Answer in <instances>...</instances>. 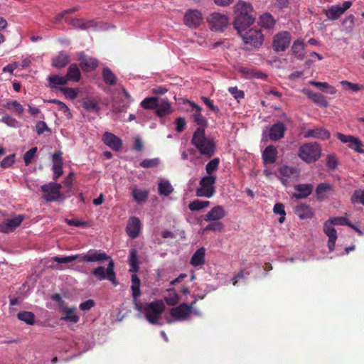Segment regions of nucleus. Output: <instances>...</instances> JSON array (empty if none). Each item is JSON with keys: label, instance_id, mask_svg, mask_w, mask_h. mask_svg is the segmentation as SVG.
Listing matches in <instances>:
<instances>
[{"label": "nucleus", "instance_id": "f257e3e1", "mask_svg": "<svg viewBox=\"0 0 364 364\" xmlns=\"http://www.w3.org/2000/svg\"><path fill=\"white\" fill-rule=\"evenodd\" d=\"M191 144L201 155L207 158H210L215 154L216 145L212 139L205 136V129H196L193 134Z\"/></svg>", "mask_w": 364, "mask_h": 364}, {"label": "nucleus", "instance_id": "f03ea898", "mask_svg": "<svg viewBox=\"0 0 364 364\" xmlns=\"http://www.w3.org/2000/svg\"><path fill=\"white\" fill-rule=\"evenodd\" d=\"M321 154V148L317 143H306L299 149L298 156L306 163L316 161Z\"/></svg>", "mask_w": 364, "mask_h": 364}, {"label": "nucleus", "instance_id": "7ed1b4c3", "mask_svg": "<svg viewBox=\"0 0 364 364\" xmlns=\"http://www.w3.org/2000/svg\"><path fill=\"white\" fill-rule=\"evenodd\" d=\"M164 309L165 305L162 300H156L146 304L144 306L146 318L151 324H155L158 322Z\"/></svg>", "mask_w": 364, "mask_h": 364}, {"label": "nucleus", "instance_id": "20e7f679", "mask_svg": "<svg viewBox=\"0 0 364 364\" xmlns=\"http://www.w3.org/2000/svg\"><path fill=\"white\" fill-rule=\"evenodd\" d=\"M217 177L215 176L208 175L203 177L200 181V187L196 189V193L198 197L210 198L215 192L214 184Z\"/></svg>", "mask_w": 364, "mask_h": 364}, {"label": "nucleus", "instance_id": "39448f33", "mask_svg": "<svg viewBox=\"0 0 364 364\" xmlns=\"http://www.w3.org/2000/svg\"><path fill=\"white\" fill-rule=\"evenodd\" d=\"M114 269V261L110 259L107 268L103 266L97 267L92 271V274L99 280H104L107 279L114 285H117L118 283L116 279V274Z\"/></svg>", "mask_w": 364, "mask_h": 364}, {"label": "nucleus", "instance_id": "423d86ee", "mask_svg": "<svg viewBox=\"0 0 364 364\" xmlns=\"http://www.w3.org/2000/svg\"><path fill=\"white\" fill-rule=\"evenodd\" d=\"M62 185L55 182H50L41 186V191L45 193L43 198L46 201H57L63 199V195L60 193Z\"/></svg>", "mask_w": 364, "mask_h": 364}, {"label": "nucleus", "instance_id": "0eeeda50", "mask_svg": "<svg viewBox=\"0 0 364 364\" xmlns=\"http://www.w3.org/2000/svg\"><path fill=\"white\" fill-rule=\"evenodd\" d=\"M80 262H97L102 263L110 260L111 257L102 250L91 249L85 253L78 254Z\"/></svg>", "mask_w": 364, "mask_h": 364}, {"label": "nucleus", "instance_id": "6e6552de", "mask_svg": "<svg viewBox=\"0 0 364 364\" xmlns=\"http://www.w3.org/2000/svg\"><path fill=\"white\" fill-rule=\"evenodd\" d=\"M209 27L214 31H223L229 23V19L225 14L214 12L207 18Z\"/></svg>", "mask_w": 364, "mask_h": 364}, {"label": "nucleus", "instance_id": "1a4fd4ad", "mask_svg": "<svg viewBox=\"0 0 364 364\" xmlns=\"http://www.w3.org/2000/svg\"><path fill=\"white\" fill-rule=\"evenodd\" d=\"M245 44H250L255 48H259L263 42V35L261 31L257 29H250L242 36Z\"/></svg>", "mask_w": 364, "mask_h": 364}, {"label": "nucleus", "instance_id": "9d476101", "mask_svg": "<svg viewBox=\"0 0 364 364\" xmlns=\"http://www.w3.org/2000/svg\"><path fill=\"white\" fill-rule=\"evenodd\" d=\"M337 138L344 144H348V147L355 151L364 154V149H362L363 143L358 139L352 135H346L342 133H337Z\"/></svg>", "mask_w": 364, "mask_h": 364}, {"label": "nucleus", "instance_id": "9b49d317", "mask_svg": "<svg viewBox=\"0 0 364 364\" xmlns=\"http://www.w3.org/2000/svg\"><path fill=\"white\" fill-rule=\"evenodd\" d=\"M291 42V35L287 31H283L277 33L274 37L273 47L276 51H284L289 46Z\"/></svg>", "mask_w": 364, "mask_h": 364}, {"label": "nucleus", "instance_id": "f8f14e48", "mask_svg": "<svg viewBox=\"0 0 364 364\" xmlns=\"http://www.w3.org/2000/svg\"><path fill=\"white\" fill-rule=\"evenodd\" d=\"M196 304V301L188 305L186 303L181 304L178 306L173 308L170 311V314L176 320H183L185 319L193 309V305Z\"/></svg>", "mask_w": 364, "mask_h": 364}, {"label": "nucleus", "instance_id": "ddd939ff", "mask_svg": "<svg viewBox=\"0 0 364 364\" xmlns=\"http://www.w3.org/2000/svg\"><path fill=\"white\" fill-rule=\"evenodd\" d=\"M352 5L351 1H346L343 2L342 6H332L328 9L324 10L325 14L327 18L331 20L338 19L347 9Z\"/></svg>", "mask_w": 364, "mask_h": 364}, {"label": "nucleus", "instance_id": "4468645a", "mask_svg": "<svg viewBox=\"0 0 364 364\" xmlns=\"http://www.w3.org/2000/svg\"><path fill=\"white\" fill-rule=\"evenodd\" d=\"M254 21L255 18L252 15L237 14L234 20V27L238 33H241L250 26Z\"/></svg>", "mask_w": 364, "mask_h": 364}, {"label": "nucleus", "instance_id": "2eb2a0df", "mask_svg": "<svg viewBox=\"0 0 364 364\" xmlns=\"http://www.w3.org/2000/svg\"><path fill=\"white\" fill-rule=\"evenodd\" d=\"M24 216L18 215L13 218L6 220L0 223V232L4 233H9L14 231L22 223Z\"/></svg>", "mask_w": 364, "mask_h": 364}, {"label": "nucleus", "instance_id": "dca6fc26", "mask_svg": "<svg viewBox=\"0 0 364 364\" xmlns=\"http://www.w3.org/2000/svg\"><path fill=\"white\" fill-rule=\"evenodd\" d=\"M203 21L201 13L198 10H188L184 16V23L191 28L198 26Z\"/></svg>", "mask_w": 364, "mask_h": 364}, {"label": "nucleus", "instance_id": "f3484780", "mask_svg": "<svg viewBox=\"0 0 364 364\" xmlns=\"http://www.w3.org/2000/svg\"><path fill=\"white\" fill-rule=\"evenodd\" d=\"M63 152L57 151L52 155L53 161V180L56 181L63 173V159L62 157Z\"/></svg>", "mask_w": 364, "mask_h": 364}, {"label": "nucleus", "instance_id": "a211bd4d", "mask_svg": "<svg viewBox=\"0 0 364 364\" xmlns=\"http://www.w3.org/2000/svg\"><path fill=\"white\" fill-rule=\"evenodd\" d=\"M323 232L328 237V247L330 252H332L335 249L336 242L337 240L338 236L336 229L328 220H326L324 223Z\"/></svg>", "mask_w": 364, "mask_h": 364}, {"label": "nucleus", "instance_id": "6ab92c4d", "mask_svg": "<svg viewBox=\"0 0 364 364\" xmlns=\"http://www.w3.org/2000/svg\"><path fill=\"white\" fill-rule=\"evenodd\" d=\"M103 142L112 150L118 151L122 146V141L111 132H106L102 136Z\"/></svg>", "mask_w": 364, "mask_h": 364}, {"label": "nucleus", "instance_id": "aec40b11", "mask_svg": "<svg viewBox=\"0 0 364 364\" xmlns=\"http://www.w3.org/2000/svg\"><path fill=\"white\" fill-rule=\"evenodd\" d=\"M141 228V223L140 220L136 217H131L128 222L126 228V231L129 237L134 239L139 235Z\"/></svg>", "mask_w": 364, "mask_h": 364}, {"label": "nucleus", "instance_id": "412c9836", "mask_svg": "<svg viewBox=\"0 0 364 364\" xmlns=\"http://www.w3.org/2000/svg\"><path fill=\"white\" fill-rule=\"evenodd\" d=\"M334 192V188L332 185L328 183H319L315 191L316 198L319 201L325 200L328 198V196Z\"/></svg>", "mask_w": 364, "mask_h": 364}, {"label": "nucleus", "instance_id": "4be33fe9", "mask_svg": "<svg viewBox=\"0 0 364 364\" xmlns=\"http://www.w3.org/2000/svg\"><path fill=\"white\" fill-rule=\"evenodd\" d=\"M286 130L283 122H278L274 124L269 129V136L272 141H277L284 137Z\"/></svg>", "mask_w": 364, "mask_h": 364}, {"label": "nucleus", "instance_id": "5701e85b", "mask_svg": "<svg viewBox=\"0 0 364 364\" xmlns=\"http://www.w3.org/2000/svg\"><path fill=\"white\" fill-rule=\"evenodd\" d=\"M330 136H331L330 132L328 130H326L322 127H316L314 129H308L304 133L305 138L313 137V138H316V139H319L321 140H326V139H329Z\"/></svg>", "mask_w": 364, "mask_h": 364}, {"label": "nucleus", "instance_id": "b1692460", "mask_svg": "<svg viewBox=\"0 0 364 364\" xmlns=\"http://www.w3.org/2000/svg\"><path fill=\"white\" fill-rule=\"evenodd\" d=\"M225 216V211L222 205L213 207L205 215L204 220L207 222L218 221Z\"/></svg>", "mask_w": 364, "mask_h": 364}, {"label": "nucleus", "instance_id": "393cba45", "mask_svg": "<svg viewBox=\"0 0 364 364\" xmlns=\"http://www.w3.org/2000/svg\"><path fill=\"white\" fill-rule=\"evenodd\" d=\"M82 107L89 112L98 113L100 110L99 101L93 97H87L82 100Z\"/></svg>", "mask_w": 364, "mask_h": 364}, {"label": "nucleus", "instance_id": "a878e982", "mask_svg": "<svg viewBox=\"0 0 364 364\" xmlns=\"http://www.w3.org/2000/svg\"><path fill=\"white\" fill-rule=\"evenodd\" d=\"M80 67L85 72H90L98 66V60L94 58H87L84 54L80 56Z\"/></svg>", "mask_w": 364, "mask_h": 364}, {"label": "nucleus", "instance_id": "bb28decb", "mask_svg": "<svg viewBox=\"0 0 364 364\" xmlns=\"http://www.w3.org/2000/svg\"><path fill=\"white\" fill-rule=\"evenodd\" d=\"M189 103L193 109H195L196 110L192 115L194 122L200 127L199 128L204 129L205 127H207L208 122L206 119L201 114L202 108L193 102H189Z\"/></svg>", "mask_w": 364, "mask_h": 364}, {"label": "nucleus", "instance_id": "cd10ccee", "mask_svg": "<svg viewBox=\"0 0 364 364\" xmlns=\"http://www.w3.org/2000/svg\"><path fill=\"white\" fill-rule=\"evenodd\" d=\"M314 189L311 184H299L294 186L296 193H294V197L297 199L305 198L311 195Z\"/></svg>", "mask_w": 364, "mask_h": 364}, {"label": "nucleus", "instance_id": "c85d7f7f", "mask_svg": "<svg viewBox=\"0 0 364 364\" xmlns=\"http://www.w3.org/2000/svg\"><path fill=\"white\" fill-rule=\"evenodd\" d=\"M279 173L282 176V182L286 184L288 182V179L290 178H296L298 176V171L296 168L283 166L279 170Z\"/></svg>", "mask_w": 364, "mask_h": 364}, {"label": "nucleus", "instance_id": "c756f323", "mask_svg": "<svg viewBox=\"0 0 364 364\" xmlns=\"http://www.w3.org/2000/svg\"><path fill=\"white\" fill-rule=\"evenodd\" d=\"M277 150L273 145L267 146L262 153V159L265 164H273L276 161Z\"/></svg>", "mask_w": 364, "mask_h": 364}, {"label": "nucleus", "instance_id": "7c9ffc66", "mask_svg": "<svg viewBox=\"0 0 364 364\" xmlns=\"http://www.w3.org/2000/svg\"><path fill=\"white\" fill-rule=\"evenodd\" d=\"M205 249L204 247L198 248L191 259V264L193 267L203 265L205 263Z\"/></svg>", "mask_w": 364, "mask_h": 364}, {"label": "nucleus", "instance_id": "2f4dec72", "mask_svg": "<svg viewBox=\"0 0 364 364\" xmlns=\"http://www.w3.org/2000/svg\"><path fill=\"white\" fill-rule=\"evenodd\" d=\"M65 316L60 318L61 321L68 322L77 323L79 321V316L75 314V308H68L66 306L62 307Z\"/></svg>", "mask_w": 364, "mask_h": 364}, {"label": "nucleus", "instance_id": "473e14b6", "mask_svg": "<svg viewBox=\"0 0 364 364\" xmlns=\"http://www.w3.org/2000/svg\"><path fill=\"white\" fill-rule=\"evenodd\" d=\"M70 63L69 56L65 53H60L52 60V65L57 68L65 67Z\"/></svg>", "mask_w": 364, "mask_h": 364}, {"label": "nucleus", "instance_id": "72a5a7b5", "mask_svg": "<svg viewBox=\"0 0 364 364\" xmlns=\"http://www.w3.org/2000/svg\"><path fill=\"white\" fill-rule=\"evenodd\" d=\"M156 109V113L159 117H164L172 112L170 102L165 100H161V102H159Z\"/></svg>", "mask_w": 364, "mask_h": 364}, {"label": "nucleus", "instance_id": "f704fd0d", "mask_svg": "<svg viewBox=\"0 0 364 364\" xmlns=\"http://www.w3.org/2000/svg\"><path fill=\"white\" fill-rule=\"evenodd\" d=\"M80 77L81 73L77 65L75 63L71 64L68 69L67 75L65 76V77L68 78V81L72 80L74 82H78Z\"/></svg>", "mask_w": 364, "mask_h": 364}, {"label": "nucleus", "instance_id": "c9c22d12", "mask_svg": "<svg viewBox=\"0 0 364 364\" xmlns=\"http://www.w3.org/2000/svg\"><path fill=\"white\" fill-rule=\"evenodd\" d=\"M291 50L295 57L299 60H303L305 56L304 43L302 41L296 40L294 42Z\"/></svg>", "mask_w": 364, "mask_h": 364}, {"label": "nucleus", "instance_id": "e433bc0d", "mask_svg": "<svg viewBox=\"0 0 364 364\" xmlns=\"http://www.w3.org/2000/svg\"><path fill=\"white\" fill-rule=\"evenodd\" d=\"M140 284H141L140 279L136 274H133L132 275L131 289L132 291V296H133L134 302H136V301L137 300V298L141 294Z\"/></svg>", "mask_w": 364, "mask_h": 364}, {"label": "nucleus", "instance_id": "4c0bfd02", "mask_svg": "<svg viewBox=\"0 0 364 364\" xmlns=\"http://www.w3.org/2000/svg\"><path fill=\"white\" fill-rule=\"evenodd\" d=\"M295 213L302 220L311 218L312 216L311 209L309 205L301 204L295 208Z\"/></svg>", "mask_w": 364, "mask_h": 364}, {"label": "nucleus", "instance_id": "58836bf2", "mask_svg": "<svg viewBox=\"0 0 364 364\" xmlns=\"http://www.w3.org/2000/svg\"><path fill=\"white\" fill-rule=\"evenodd\" d=\"M103 81L106 85H114L117 83V76L109 68H104L102 72Z\"/></svg>", "mask_w": 364, "mask_h": 364}, {"label": "nucleus", "instance_id": "ea45409f", "mask_svg": "<svg viewBox=\"0 0 364 364\" xmlns=\"http://www.w3.org/2000/svg\"><path fill=\"white\" fill-rule=\"evenodd\" d=\"M259 24L262 28H271L275 25V20L270 14L265 13L260 16Z\"/></svg>", "mask_w": 364, "mask_h": 364}, {"label": "nucleus", "instance_id": "a19ab883", "mask_svg": "<svg viewBox=\"0 0 364 364\" xmlns=\"http://www.w3.org/2000/svg\"><path fill=\"white\" fill-rule=\"evenodd\" d=\"M48 82L51 88H57L58 85H65L68 83V78L65 76L52 75L48 77Z\"/></svg>", "mask_w": 364, "mask_h": 364}, {"label": "nucleus", "instance_id": "79ce46f5", "mask_svg": "<svg viewBox=\"0 0 364 364\" xmlns=\"http://www.w3.org/2000/svg\"><path fill=\"white\" fill-rule=\"evenodd\" d=\"M129 264L131 267V272H136L139 270L138 252L136 249L130 250L129 256Z\"/></svg>", "mask_w": 364, "mask_h": 364}, {"label": "nucleus", "instance_id": "37998d69", "mask_svg": "<svg viewBox=\"0 0 364 364\" xmlns=\"http://www.w3.org/2000/svg\"><path fill=\"white\" fill-rule=\"evenodd\" d=\"M307 96L311 99L314 102L318 105L321 107H327L328 102L326 97L321 93L314 92L312 91H308L306 92Z\"/></svg>", "mask_w": 364, "mask_h": 364}, {"label": "nucleus", "instance_id": "c03bdc74", "mask_svg": "<svg viewBox=\"0 0 364 364\" xmlns=\"http://www.w3.org/2000/svg\"><path fill=\"white\" fill-rule=\"evenodd\" d=\"M122 92L124 95L126 102H124L122 106L118 105L117 103L113 104V111L115 112H125L127 107L129 106L132 97L126 89L123 88Z\"/></svg>", "mask_w": 364, "mask_h": 364}, {"label": "nucleus", "instance_id": "a18cd8bd", "mask_svg": "<svg viewBox=\"0 0 364 364\" xmlns=\"http://www.w3.org/2000/svg\"><path fill=\"white\" fill-rule=\"evenodd\" d=\"M132 197L138 203L145 202L149 196V191L146 190H141L136 188H133L132 192Z\"/></svg>", "mask_w": 364, "mask_h": 364}, {"label": "nucleus", "instance_id": "49530a36", "mask_svg": "<svg viewBox=\"0 0 364 364\" xmlns=\"http://www.w3.org/2000/svg\"><path fill=\"white\" fill-rule=\"evenodd\" d=\"M4 107L6 109L12 111L13 112H14L15 114H16L19 116L21 115L24 112V109H23V106L16 100H12V101L7 102L4 105Z\"/></svg>", "mask_w": 364, "mask_h": 364}, {"label": "nucleus", "instance_id": "de8ad7c7", "mask_svg": "<svg viewBox=\"0 0 364 364\" xmlns=\"http://www.w3.org/2000/svg\"><path fill=\"white\" fill-rule=\"evenodd\" d=\"M158 190H159V194L161 196H168L173 191V188L172 186L171 185L170 182L166 180L161 181L159 183Z\"/></svg>", "mask_w": 364, "mask_h": 364}, {"label": "nucleus", "instance_id": "09e8293b", "mask_svg": "<svg viewBox=\"0 0 364 364\" xmlns=\"http://www.w3.org/2000/svg\"><path fill=\"white\" fill-rule=\"evenodd\" d=\"M17 318L28 325H33L35 323V315L31 311H20L17 314Z\"/></svg>", "mask_w": 364, "mask_h": 364}, {"label": "nucleus", "instance_id": "8fccbe9b", "mask_svg": "<svg viewBox=\"0 0 364 364\" xmlns=\"http://www.w3.org/2000/svg\"><path fill=\"white\" fill-rule=\"evenodd\" d=\"M235 9L237 14L252 15V6L250 3L247 2H239L235 5Z\"/></svg>", "mask_w": 364, "mask_h": 364}, {"label": "nucleus", "instance_id": "3c124183", "mask_svg": "<svg viewBox=\"0 0 364 364\" xmlns=\"http://www.w3.org/2000/svg\"><path fill=\"white\" fill-rule=\"evenodd\" d=\"M209 205L210 201L208 200H200L196 199L189 203L188 208L192 211H198L208 207Z\"/></svg>", "mask_w": 364, "mask_h": 364}, {"label": "nucleus", "instance_id": "603ef678", "mask_svg": "<svg viewBox=\"0 0 364 364\" xmlns=\"http://www.w3.org/2000/svg\"><path fill=\"white\" fill-rule=\"evenodd\" d=\"M159 99L156 97H150L145 98L141 105L144 109H156L158 106Z\"/></svg>", "mask_w": 364, "mask_h": 364}, {"label": "nucleus", "instance_id": "864d4df0", "mask_svg": "<svg viewBox=\"0 0 364 364\" xmlns=\"http://www.w3.org/2000/svg\"><path fill=\"white\" fill-rule=\"evenodd\" d=\"M78 258H79L78 255H70V256H65V257L55 256L51 258V260L56 262L59 264H66V263L72 262L75 260L78 261Z\"/></svg>", "mask_w": 364, "mask_h": 364}, {"label": "nucleus", "instance_id": "5fc2aeb1", "mask_svg": "<svg viewBox=\"0 0 364 364\" xmlns=\"http://www.w3.org/2000/svg\"><path fill=\"white\" fill-rule=\"evenodd\" d=\"M219 164V158H214L210 160L205 166L206 173L210 176H213L212 173L218 169Z\"/></svg>", "mask_w": 364, "mask_h": 364}, {"label": "nucleus", "instance_id": "6e6d98bb", "mask_svg": "<svg viewBox=\"0 0 364 364\" xmlns=\"http://www.w3.org/2000/svg\"><path fill=\"white\" fill-rule=\"evenodd\" d=\"M273 211L275 214H279L280 218L279 222L282 223L285 220L286 212L284 210V205L281 203H277L274 205Z\"/></svg>", "mask_w": 364, "mask_h": 364}, {"label": "nucleus", "instance_id": "4d7b16f0", "mask_svg": "<svg viewBox=\"0 0 364 364\" xmlns=\"http://www.w3.org/2000/svg\"><path fill=\"white\" fill-rule=\"evenodd\" d=\"M59 90L62 92L66 97L70 100H75L77 98L78 91L72 87H60Z\"/></svg>", "mask_w": 364, "mask_h": 364}, {"label": "nucleus", "instance_id": "13d9d810", "mask_svg": "<svg viewBox=\"0 0 364 364\" xmlns=\"http://www.w3.org/2000/svg\"><path fill=\"white\" fill-rule=\"evenodd\" d=\"M159 164V159L158 158L154 159H146L140 162V166L143 168H154L157 167Z\"/></svg>", "mask_w": 364, "mask_h": 364}, {"label": "nucleus", "instance_id": "bf43d9fd", "mask_svg": "<svg viewBox=\"0 0 364 364\" xmlns=\"http://www.w3.org/2000/svg\"><path fill=\"white\" fill-rule=\"evenodd\" d=\"M351 202L360 203L364 205V189L363 190H355L351 196Z\"/></svg>", "mask_w": 364, "mask_h": 364}, {"label": "nucleus", "instance_id": "052dcab7", "mask_svg": "<svg viewBox=\"0 0 364 364\" xmlns=\"http://www.w3.org/2000/svg\"><path fill=\"white\" fill-rule=\"evenodd\" d=\"M37 151L38 148L35 146L31 148L30 150H28L24 154L23 158L26 166H28L31 163V161L35 156Z\"/></svg>", "mask_w": 364, "mask_h": 364}, {"label": "nucleus", "instance_id": "680f3d73", "mask_svg": "<svg viewBox=\"0 0 364 364\" xmlns=\"http://www.w3.org/2000/svg\"><path fill=\"white\" fill-rule=\"evenodd\" d=\"M224 228V225L221 222L215 221L208 224L204 229V231H218L221 232Z\"/></svg>", "mask_w": 364, "mask_h": 364}, {"label": "nucleus", "instance_id": "e2e57ef3", "mask_svg": "<svg viewBox=\"0 0 364 364\" xmlns=\"http://www.w3.org/2000/svg\"><path fill=\"white\" fill-rule=\"evenodd\" d=\"M15 162V154H10L9 156H6L0 164V166L3 168H9L13 165V164Z\"/></svg>", "mask_w": 364, "mask_h": 364}, {"label": "nucleus", "instance_id": "0e129e2a", "mask_svg": "<svg viewBox=\"0 0 364 364\" xmlns=\"http://www.w3.org/2000/svg\"><path fill=\"white\" fill-rule=\"evenodd\" d=\"M333 225H348L349 220L345 217H334L328 220Z\"/></svg>", "mask_w": 364, "mask_h": 364}, {"label": "nucleus", "instance_id": "69168bd1", "mask_svg": "<svg viewBox=\"0 0 364 364\" xmlns=\"http://www.w3.org/2000/svg\"><path fill=\"white\" fill-rule=\"evenodd\" d=\"M164 300L168 306H174L178 302L179 298L178 294L173 291L166 296Z\"/></svg>", "mask_w": 364, "mask_h": 364}, {"label": "nucleus", "instance_id": "338daca9", "mask_svg": "<svg viewBox=\"0 0 364 364\" xmlns=\"http://www.w3.org/2000/svg\"><path fill=\"white\" fill-rule=\"evenodd\" d=\"M228 91L237 100L243 99L245 97L244 92L238 90L237 87H230Z\"/></svg>", "mask_w": 364, "mask_h": 364}, {"label": "nucleus", "instance_id": "774afa93", "mask_svg": "<svg viewBox=\"0 0 364 364\" xmlns=\"http://www.w3.org/2000/svg\"><path fill=\"white\" fill-rule=\"evenodd\" d=\"M338 165L337 158L334 154H329L326 158V166L330 169H335Z\"/></svg>", "mask_w": 364, "mask_h": 364}]
</instances>
